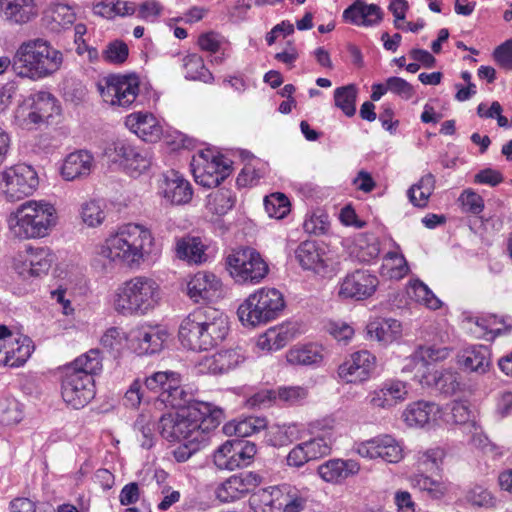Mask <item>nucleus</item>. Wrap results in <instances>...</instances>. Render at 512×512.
<instances>
[{"label": "nucleus", "mask_w": 512, "mask_h": 512, "mask_svg": "<svg viewBox=\"0 0 512 512\" xmlns=\"http://www.w3.org/2000/svg\"><path fill=\"white\" fill-rule=\"evenodd\" d=\"M221 408L208 402H194L187 408L161 416L159 434L167 441L192 440L208 442L209 433L223 420Z\"/></svg>", "instance_id": "obj_1"}, {"label": "nucleus", "mask_w": 512, "mask_h": 512, "mask_svg": "<svg viewBox=\"0 0 512 512\" xmlns=\"http://www.w3.org/2000/svg\"><path fill=\"white\" fill-rule=\"evenodd\" d=\"M157 253L155 238L150 229L135 223L119 227L95 248L96 256L109 264H121L131 268L139 267Z\"/></svg>", "instance_id": "obj_2"}, {"label": "nucleus", "mask_w": 512, "mask_h": 512, "mask_svg": "<svg viewBox=\"0 0 512 512\" xmlns=\"http://www.w3.org/2000/svg\"><path fill=\"white\" fill-rule=\"evenodd\" d=\"M63 63V54L48 41L37 38L23 42L13 59L0 57V75L9 67L22 78L39 80L53 75Z\"/></svg>", "instance_id": "obj_3"}, {"label": "nucleus", "mask_w": 512, "mask_h": 512, "mask_svg": "<svg viewBox=\"0 0 512 512\" xmlns=\"http://www.w3.org/2000/svg\"><path fill=\"white\" fill-rule=\"evenodd\" d=\"M228 331L227 317L218 309L205 306L194 309L182 320L178 334L184 347L201 351L221 343Z\"/></svg>", "instance_id": "obj_4"}, {"label": "nucleus", "mask_w": 512, "mask_h": 512, "mask_svg": "<svg viewBox=\"0 0 512 512\" xmlns=\"http://www.w3.org/2000/svg\"><path fill=\"white\" fill-rule=\"evenodd\" d=\"M102 370V358L99 349H90L77 357L65 368L61 395L63 400L74 409L85 407L95 397L93 375Z\"/></svg>", "instance_id": "obj_5"}, {"label": "nucleus", "mask_w": 512, "mask_h": 512, "mask_svg": "<svg viewBox=\"0 0 512 512\" xmlns=\"http://www.w3.org/2000/svg\"><path fill=\"white\" fill-rule=\"evenodd\" d=\"M160 299L158 283L151 277L138 275L116 288L112 295V306L125 317L144 316L158 305Z\"/></svg>", "instance_id": "obj_6"}, {"label": "nucleus", "mask_w": 512, "mask_h": 512, "mask_svg": "<svg viewBox=\"0 0 512 512\" xmlns=\"http://www.w3.org/2000/svg\"><path fill=\"white\" fill-rule=\"evenodd\" d=\"M55 207L46 201L30 200L23 203L10 218V229L22 239L42 238L57 224Z\"/></svg>", "instance_id": "obj_7"}, {"label": "nucleus", "mask_w": 512, "mask_h": 512, "mask_svg": "<svg viewBox=\"0 0 512 512\" xmlns=\"http://www.w3.org/2000/svg\"><path fill=\"white\" fill-rule=\"evenodd\" d=\"M284 307V297L279 290L263 287L248 296L238 307L237 314L244 325L255 327L278 318Z\"/></svg>", "instance_id": "obj_8"}, {"label": "nucleus", "mask_w": 512, "mask_h": 512, "mask_svg": "<svg viewBox=\"0 0 512 512\" xmlns=\"http://www.w3.org/2000/svg\"><path fill=\"white\" fill-rule=\"evenodd\" d=\"M227 270L237 283H259L269 268L260 253L253 248H241L226 258Z\"/></svg>", "instance_id": "obj_9"}, {"label": "nucleus", "mask_w": 512, "mask_h": 512, "mask_svg": "<svg viewBox=\"0 0 512 512\" xmlns=\"http://www.w3.org/2000/svg\"><path fill=\"white\" fill-rule=\"evenodd\" d=\"M39 178L33 167L18 164L0 173V189L10 201L21 200L33 194Z\"/></svg>", "instance_id": "obj_10"}, {"label": "nucleus", "mask_w": 512, "mask_h": 512, "mask_svg": "<svg viewBox=\"0 0 512 512\" xmlns=\"http://www.w3.org/2000/svg\"><path fill=\"white\" fill-rule=\"evenodd\" d=\"M103 100L113 106L129 107L139 92V79L135 75H110L98 83Z\"/></svg>", "instance_id": "obj_11"}, {"label": "nucleus", "mask_w": 512, "mask_h": 512, "mask_svg": "<svg viewBox=\"0 0 512 512\" xmlns=\"http://www.w3.org/2000/svg\"><path fill=\"white\" fill-rule=\"evenodd\" d=\"M34 346L32 340L19 333H13L0 325V365L17 368L30 358Z\"/></svg>", "instance_id": "obj_12"}, {"label": "nucleus", "mask_w": 512, "mask_h": 512, "mask_svg": "<svg viewBox=\"0 0 512 512\" xmlns=\"http://www.w3.org/2000/svg\"><path fill=\"white\" fill-rule=\"evenodd\" d=\"M112 146L106 153L132 177H137L150 168L152 155L147 149L133 146L125 141L114 142Z\"/></svg>", "instance_id": "obj_13"}, {"label": "nucleus", "mask_w": 512, "mask_h": 512, "mask_svg": "<svg viewBox=\"0 0 512 512\" xmlns=\"http://www.w3.org/2000/svg\"><path fill=\"white\" fill-rule=\"evenodd\" d=\"M191 166L195 181L207 188L217 187L229 175V165L210 152L194 156Z\"/></svg>", "instance_id": "obj_14"}, {"label": "nucleus", "mask_w": 512, "mask_h": 512, "mask_svg": "<svg viewBox=\"0 0 512 512\" xmlns=\"http://www.w3.org/2000/svg\"><path fill=\"white\" fill-rule=\"evenodd\" d=\"M378 285L376 275L366 269H356L340 281L338 296L342 299L365 300L375 293Z\"/></svg>", "instance_id": "obj_15"}, {"label": "nucleus", "mask_w": 512, "mask_h": 512, "mask_svg": "<svg viewBox=\"0 0 512 512\" xmlns=\"http://www.w3.org/2000/svg\"><path fill=\"white\" fill-rule=\"evenodd\" d=\"M262 481V476L253 471L232 475L217 487L216 497L221 502L242 499L253 492Z\"/></svg>", "instance_id": "obj_16"}, {"label": "nucleus", "mask_w": 512, "mask_h": 512, "mask_svg": "<svg viewBox=\"0 0 512 512\" xmlns=\"http://www.w3.org/2000/svg\"><path fill=\"white\" fill-rule=\"evenodd\" d=\"M356 451L363 458H380L388 463H397L403 458L402 447L391 435H380L361 442Z\"/></svg>", "instance_id": "obj_17"}, {"label": "nucleus", "mask_w": 512, "mask_h": 512, "mask_svg": "<svg viewBox=\"0 0 512 512\" xmlns=\"http://www.w3.org/2000/svg\"><path fill=\"white\" fill-rule=\"evenodd\" d=\"M376 366V358L367 350L352 353L338 367L339 377L347 383L368 380Z\"/></svg>", "instance_id": "obj_18"}, {"label": "nucleus", "mask_w": 512, "mask_h": 512, "mask_svg": "<svg viewBox=\"0 0 512 512\" xmlns=\"http://www.w3.org/2000/svg\"><path fill=\"white\" fill-rule=\"evenodd\" d=\"M222 282L213 273L200 271L187 284V294L195 302H213L221 297Z\"/></svg>", "instance_id": "obj_19"}, {"label": "nucleus", "mask_w": 512, "mask_h": 512, "mask_svg": "<svg viewBox=\"0 0 512 512\" xmlns=\"http://www.w3.org/2000/svg\"><path fill=\"white\" fill-rule=\"evenodd\" d=\"M159 189L163 198L172 205L187 204L193 196L190 182L175 170L163 174Z\"/></svg>", "instance_id": "obj_20"}, {"label": "nucleus", "mask_w": 512, "mask_h": 512, "mask_svg": "<svg viewBox=\"0 0 512 512\" xmlns=\"http://www.w3.org/2000/svg\"><path fill=\"white\" fill-rule=\"evenodd\" d=\"M408 385L406 382L390 379L368 396L369 404L376 408L389 409L406 400Z\"/></svg>", "instance_id": "obj_21"}, {"label": "nucleus", "mask_w": 512, "mask_h": 512, "mask_svg": "<svg viewBox=\"0 0 512 512\" xmlns=\"http://www.w3.org/2000/svg\"><path fill=\"white\" fill-rule=\"evenodd\" d=\"M383 11L376 4L356 0L343 11V20L356 26L373 27L383 20Z\"/></svg>", "instance_id": "obj_22"}, {"label": "nucleus", "mask_w": 512, "mask_h": 512, "mask_svg": "<svg viewBox=\"0 0 512 512\" xmlns=\"http://www.w3.org/2000/svg\"><path fill=\"white\" fill-rule=\"evenodd\" d=\"M36 16L35 0H0V17L9 25H24Z\"/></svg>", "instance_id": "obj_23"}, {"label": "nucleus", "mask_w": 512, "mask_h": 512, "mask_svg": "<svg viewBox=\"0 0 512 512\" xmlns=\"http://www.w3.org/2000/svg\"><path fill=\"white\" fill-rule=\"evenodd\" d=\"M360 465L353 459H330L322 463L317 468L319 477L332 484H340L348 477L358 474Z\"/></svg>", "instance_id": "obj_24"}, {"label": "nucleus", "mask_w": 512, "mask_h": 512, "mask_svg": "<svg viewBox=\"0 0 512 512\" xmlns=\"http://www.w3.org/2000/svg\"><path fill=\"white\" fill-rule=\"evenodd\" d=\"M126 127L146 142H156L162 135L158 120L148 112H135L125 119Z\"/></svg>", "instance_id": "obj_25"}, {"label": "nucleus", "mask_w": 512, "mask_h": 512, "mask_svg": "<svg viewBox=\"0 0 512 512\" xmlns=\"http://www.w3.org/2000/svg\"><path fill=\"white\" fill-rule=\"evenodd\" d=\"M419 382L422 386L434 388L445 395L454 394L460 387L459 375L451 369L427 368L419 377Z\"/></svg>", "instance_id": "obj_26"}, {"label": "nucleus", "mask_w": 512, "mask_h": 512, "mask_svg": "<svg viewBox=\"0 0 512 512\" xmlns=\"http://www.w3.org/2000/svg\"><path fill=\"white\" fill-rule=\"evenodd\" d=\"M243 360L244 357L238 350H222L211 356H204L198 367L200 372L222 374L236 368Z\"/></svg>", "instance_id": "obj_27"}, {"label": "nucleus", "mask_w": 512, "mask_h": 512, "mask_svg": "<svg viewBox=\"0 0 512 512\" xmlns=\"http://www.w3.org/2000/svg\"><path fill=\"white\" fill-rule=\"evenodd\" d=\"M94 166L93 155L86 150H79L66 156L61 166V176L66 181H73L88 176Z\"/></svg>", "instance_id": "obj_28"}, {"label": "nucleus", "mask_w": 512, "mask_h": 512, "mask_svg": "<svg viewBox=\"0 0 512 512\" xmlns=\"http://www.w3.org/2000/svg\"><path fill=\"white\" fill-rule=\"evenodd\" d=\"M286 360L294 366L319 367L324 360V349L316 343L298 344L287 351Z\"/></svg>", "instance_id": "obj_29"}, {"label": "nucleus", "mask_w": 512, "mask_h": 512, "mask_svg": "<svg viewBox=\"0 0 512 512\" xmlns=\"http://www.w3.org/2000/svg\"><path fill=\"white\" fill-rule=\"evenodd\" d=\"M438 413L439 406L436 403L420 400L409 404L402 417L410 427H424L435 420Z\"/></svg>", "instance_id": "obj_30"}, {"label": "nucleus", "mask_w": 512, "mask_h": 512, "mask_svg": "<svg viewBox=\"0 0 512 512\" xmlns=\"http://www.w3.org/2000/svg\"><path fill=\"white\" fill-rule=\"evenodd\" d=\"M460 363L470 372L485 374L491 367V351L486 345H473L463 351Z\"/></svg>", "instance_id": "obj_31"}, {"label": "nucleus", "mask_w": 512, "mask_h": 512, "mask_svg": "<svg viewBox=\"0 0 512 512\" xmlns=\"http://www.w3.org/2000/svg\"><path fill=\"white\" fill-rule=\"evenodd\" d=\"M392 249L383 257L381 274L389 279L400 280L409 273V266L400 245L391 240Z\"/></svg>", "instance_id": "obj_32"}, {"label": "nucleus", "mask_w": 512, "mask_h": 512, "mask_svg": "<svg viewBox=\"0 0 512 512\" xmlns=\"http://www.w3.org/2000/svg\"><path fill=\"white\" fill-rule=\"evenodd\" d=\"M131 341L137 344L139 354H154L162 348L164 334L156 328L141 326L130 332Z\"/></svg>", "instance_id": "obj_33"}, {"label": "nucleus", "mask_w": 512, "mask_h": 512, "mask_svg": "<svg viewBox=\"0 0 512 512\" xmlns=\"http://www.w3.org/2000/svg\"><path fill=\"white\" fill-rule=\"evenodd\" d=\"M175 252L179 259L190 264H202L207 260L205 245L199 237L187 235L176 239Z\"/></svg>", "instance_id": "obj_34"}, {"label": "nucleus", "mask_w": 512, "mask_h": 512, "mask_svg": "<svg viewBox=\"0 0 512 512\" xmlns=\"http://www.w3.org/2000/svg\"><path fill=\"white\" fill-rule=\"evenodd\" d=\"M401 332V323L392 318L377 319L367 325V333L370 338L383 344H388L398 339Z\"/></svg>", "instance_id": "obj_35"}, {"label": "nucleus", "mask_w": 512, "mask_h": 512, "mask_svg": "<svg viewBox=\"0 0 512 512\" xmlns=\"http://www.w3.org/2000/svg\"><path fill=\"white\" fill-rule=\"evenodd\" d=\"M295 257L305 270L320 272L326 267L323 253L313 241L302 242L295 250Z\"/></svg>", "instance_id": "obj_36"}, {"label": "nucleus", "mask_w": 512, "mask_h": 512, "mask_svg": "<svg viewBox=\"0 0 512 512\" xmlns=\"http://www.w3.org/2000/svg\"><path fill=\"white\" fill-rule=\"evenodd\" d=\"M410 483L414 488L426 493L431 499H441L448 491V485L442 479L433 478L422 472H416L410 477Z\"/></svg>", "instance_id": "obj_37"}, {"label": "nucleus", "mask_w": 512, "mask_h": 512, "mask_svg": "<svg viewBox=\"0 0 512 512\" xmlns=\"http://www.w3.org/2000/svg\"><path fill=\"white\" fill-rule=\"evenodd\" d=\"M274 492L282 494V501L279 508L282 512H301L306 507L307 491L298 489L291 485H283L281 488L274 489Z\"/></svg>", "instance_id": "obj_38"}, {"label": "nucleus", "mask_w": 512, "mask_h": 512, "mask_svg": "<svg viewBox=\"0 0 512 512\" xmlns=\"http://www.w3.org/2000/svg\"><path fill=\"white\" fill-rule=\"evenodd\" d=\"M407 295L410 299L432 310L439 309L442 305V302L432 292V290L419 279L409 281L407 286Z\"/></svg>", "instance_id": "obj_39"}, {"label": "nucleus", "mask_w": 512, "mask_h": 512, "mask_svg": "<svg viewBox=\"0 0 512 512\" xmlns=\"http://www.w3.org/2000/svg\"><path fill=\"white\" fill-rule=\"evenodd\" d=\"M291 338L292 334L287 326L272 327L258 338L257 346L261 350L277 351L283 348Z\"/></svg>", "instance_id": "obj_40"}, {"label": "nucleus", "mask_w": 512, "mask_h": 512, "mask_svg": "<svg viewBox=\"0 0 512 512\" xmlns=\"http://www.w3.org/2000/svg\"><path fill=\"white\" fill-rule=\"evenodd\" d=\"M266 420L258 417H249L241 421L230 422L224 425L223 432L226 435H235L240 438L258 433L266 427Z\"/></svg>", "instance_id": "obj_41"}, {"label": "nucleus", "mask_w": 512, "mask_h": 512, "mask_svg": "<svg viewBox=\"0 0 512 512\" xmlns=\"http://www.w3.org/2000/svg\"><path fill=\"white\" fill-rule=\"evenodd\" d=\"M180 382V375H178L177 385H172L171 389L161 392L159 395V399L162 403H164L166 406L177 409V411L187 408L188 405L194 404V402H196L193 399V395L187 392L180 385Z\"/></svg>", "instance_id": "obj_42"}, {"label": "nucleus", "mask_w": 512, "mask_h": 512, "mask_svg": "<svg viewBox=\"0 0 512 512\" xmlns=\"http://www.w3.org/2000/svg\"><path fill=\"white\" fill-rule=\"evenodd\" d=\"M156 423L149 415L141 414L134 424L137 440L140 442L142 448L150 449L156 442Z\"/></svg>", "instance_id": "obj_43"}, {"label": "nucleus", "mask_w": 512, "mask_h": 512, "mask_svg": "<svg viewBox=\"0 0 512 512\" xmlns=\"http://www.w3.org/2000/svg\"><path fill=\"white\" fill-rule=\"evenodd\" d=\"M51 30L65 29L75 21V13L66 4H56L51 7L45 16Z\"/></svg>", "instance_id": "obj_44"}, {"label": "nucleus", "mask_w": 512, "mask_h": 512, "mask_svg": "<svg viewBox=\"0 0 512 512\" xmlns=\"http://www.w3.org/2000/svg\"><path fill=\"white\" fill-rule=\"evenodd\" d=\"M28 262L30 265V271L34 274V277H38L42 274H46L51 267L52 255L48 248L45 247H27Z\"/></svg>", "instance_id": "obj_45"}, {"label": "nucleus", "mask_w": 512, "mask_h": 512, "mask_svg": "<svg viewBox=\"0 0 512 512\" xmlns=\"http://www.w3.org/2000/svg\"><path fill=\"white\" fill-rule=\"evenodd\" d=\"M332 444V433L328 431L303 442L310 461L329 455L332 449Z\"/></svg>", "instance_id": "obj_46"}, {"label": "nucleus", "mask_w": 512, "mask_h": 512, "mask_svg": "<svg viewBox=\"0 0 512 512\" xmlns=\"http://www.w3.org/2000/svg\"><path fill=\"white\" fill-rule=\"evenodd\" d=\"M185 77L190 80H199L210 83L213 80L212 73L205 67L201 56L190 54L184 58Z\"/></svg>", "instance_id": "obj_47"}, {"label": "nucleus", "mask_w": 512, "mask_h": 512, "mask_svg": "<svg viewBox=\"0 0 512 512\" xmlns=\"http://www.w3.org/2000/svg\"><path fill=\"white\" fill-rule=\"evenodd\" d=\"M235 195L227 189L217 190L208 196L207 209L215 215H225L235 205Z\"/></svg>", "instance_id": "obj_48"}, {"label": "nucleus", "mask_w": 512, "mask_h": 512, "mask_svg": "<svg viewBox=\"0 0 512 512\" xmlns=\"http://www.w3.org/2000/svg\"><path fill=\"white\" fill-rule=\"evenodd\" d=\"M356 98L357 88L354 84L336 88L334 91L335 106L348 117H352L356 112Z\"/></svg>", "instance_id": "obj_49"}, {"label": "nucleus", "mask_w": 512, "mask_h": 512, "mask_svg": "<svg viewBox=\"0 0 512 512\" xmlns=\"http://www.w3.org/2000/svg\"><path fill=\"white\" fill-rule=\"evenodd\" d=\"M450 349L448 347H438L435 345L431 346H420L413 354V360L420 365V367L430 368L428 365L430 362H437L445 360L450 355Z\"/></svg>", "instance_id": "obj_50"}, {"label": "nucleus", "mask_w": 512, "mask_h": 512, "mask_svg": "<svg viewBox=\"0 0 512 512\" xmlns=\"http://www.w3.org/2000/svg\"><path fill=\"white\" fill-rule=\"evenodd\" d=\"M30 100L32 108L41 116L44 122L58 111L56 99L49 92L40 91L32 95Z\"/></svg>", "instance_id": "obj_51"}, {"label": "nucleus", "mask_w": 512, "mask_h": 512, "mask_svg": "<svg viewBox=\"0 0 512 512\" xmlns=\"http://www.w3.org/2000/svg\"><path fill=\"white\" fill-rule=\"evenodd\" d=\"M264 207L269 217L282 219L290 212V201L283 193H273L264 199Z\"/></svg>", "instance_id": "obj_52"}, {"label": "nucleus", "mask_w": 512, "mask_h": 512, "mask_svg": "<svg viewBox=\"0 0 512 512\" xmlns=\"http://www.w3.org/2000/svg\"><path fill=\"white\" fill-rule=\"evenodd\" d=\"M213 462L220 470L233 471L238 469L233 441L228 440L214 452Z\"/></svg>", "instance_id": "obj_53"}, {"label": "nucleus", "mask_w": 512, "mask_h": 512, "mask_svg": "<svg viewBox=\"0 0 512 512\" xmlns=\"http://www.w3.org/2000/svg\"><path fill=\"white\" fill-rule=\"evenodd\" d=\"M178 373L173 371H158L150 375L145 380V386L148 390L164 392L171 389L172 385H177Z\"/></svg>", "instance_id": "obj_54"}, {"label": "nucleus", "mask_w": 512, "mask_h": 512, "mask_svg": "<svg viewBox=\"0 0 512 512\" xmlns=\"http://www.w3.org/2000/svg\"><path fill=\"white\" fill-rule=\"evenodd\" d=\"M474 324L482 330V334L494 333L495 335H500L512 327L510 317L498 318L495 315L489 318H475Z\"/></svg>", "instance_id": "obj_55"}, {"label": "nucleus", "mask_w": 512, "mask_h": 512, "mask_svg": "<svg viewBox=\"0 0 512 512\" xmlns=\"http://www.w3.org/2000/svg\"><path fill=\"white\" fill-rule=\"evenodd\" d=\"M232 441L238 469L247 467L253 462L257 453L256 444L251 441L241 439H234Z\"/></svg>", "instance_id": "obj_56"}, {"label": "nucleus", "mask_w": 512, "mask_h": 512, "mask_svg": "<svg viewBox=\"0 0 512 512\" xmlns=\"http://www.w3.org/2000/svg\"><path fill=\"white\" fill-rule=\"evenodd\" d=\"M458 202L464 213L479 215L484 210L483 198L471 188L462 191Z\"/></svg>", "instance_id": "obj_57"}, {"label": "nucleus", "mask_w": 512, "mask_h": 512, "mask_svg": "<svg viewBox=\"0 0 512 512\" xmlns=\"http://www.w3.org/2000/svg\"><path fill=\"white\" fill-rule=\"evenodd\" d=\"M81 219L88 227H97L105 219L104 211L99 202L91 200L81 206Z\"/></svg>", "instance_id": "obj_58"}, {"label": "nucleus", "mask_w": 512, "mask_h": 512, "mask_svg": "<svg viewBox=\"0 0 512 512\" xmlns=\"http://www.w3.org/2000/svg\"><path fill=\"white\" fill-rule=\"evenodd\" d=\"M451 416L454 423L476 429L475 413L468 402L455 401L451 407Z\"/></svg>", "instance_id": "obj_59"}, {"label": "nucleus", "mask_w": 512, "mask_h": 512, "mask_svg": "<svg viewBox=\"0 0 512 512\" xmlns=\"http://www.w3.org/2000/svg\"><path fill=\"white\" fill-rule=\"evenodd\" d=\"M443 458V451L436 448V449H429L423 453H421L418 457L417 465H418V471L417 472H434L439 469L440 464L442 462Z\"/></svg>", "instance_id": "obj_60"}, {"label": "nucleus", "mask_w": 512, "mask_h": 512, "mask_svg": "<svg viewBox=\"0 0 512 512\" xmlns=\"http://www.w3.org/2000/svg\"><path fill=\"white\" fill-rule=\"evenodd\" d=\"M276 395L277 403L293 405L306 399L308 390L303 386L279 387Z\"/></svg>", "instance_id": "obj_61"}, {"label": "nucleus", "mask_w": 512, "mask_h": 512, "mask_svg": "<svg viewBox=\"0 0 512 512\" xmlns=\"http://www.w3.org/2000/svg\"><path fill=\"white\" fill-rule=\"evenodd\" d=\"M128 55V46L121 40L110 42L103 51V59L113 64L124 63Z\"/></svg>", "instance_id": "obj_62"}, {"label": "nucleus", "mask_w": 512, "mask_h": 512, "mask_svg": "<svg viewBox=\"0 0 512 512\" xmlns=\"http://www.w3.org/2000/svg\"><path fill=\"white\" fill-rule=\"evenodd\" d=\"M15 119L20 127L28 130L44 122L41 119V116L37 114L31 105L29 109H27L25 106H20L16 110Z\"/></svg>", "instance_id": "obj_63"}, {"label": "nucleus", "mask_w": 512, "mask_h": 512, "mask_svg": "<svg viewBox=\"0 0 512 512\" xmlns=\"http://www.w3.org/2000/svg\"><path fill=\"white\" fill-rule=\"evenodd\" d=\"M389 92L396 94L404 100H409L414 95V89L410 83L400 77H389L387 80Z\"/></svg>", "instance_id": "obj_64"}]
</instances>
